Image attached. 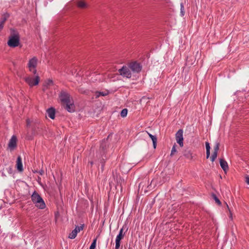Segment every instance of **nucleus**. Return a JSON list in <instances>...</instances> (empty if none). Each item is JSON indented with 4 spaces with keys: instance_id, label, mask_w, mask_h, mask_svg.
Returning <instances> with one entry per match:
<instances>
[{
    "instance_id": "1",
    "label": "nucleus",
    "mask_w": 249,
    "mask_h": 249,
    "mask_svg": "<svg viewBox=\"0 0 249 249\" xmlns=\"http://www.w3.org/2000/svg\"><path fill=\"white\" fill-rule=\"evenodd\" d=\"M109 136L110 135L107 137L106 140L104 139L102 140L100 144V151L101 157H100V158H101L100 162L102 163L101 168L102 170L104 169V164L106 160V156L104 155L105 153V150H106L107 147L108 145L107 140L109 138Z\"/></svg>"
},
{
    "instance_id": "2",
    "label": "nucleus",
    "mask_w": 249,
    "mask_h": 249,
    "mask_svg": "<svg viewBox=\"0 0 249 249\" xmlns=\"http://www.w3.org/2000/svg\"><path fill=\"white\" fill-rule=\"evenodd\" d=\"M31 198L34 203L35 204L36 206L39 209H43L45 208L46 205L44 200L36 191L33 193Z\"/></svg>"
},
{
    "instance_id": "3",
    "label": "nucleus",
    "mask_w": 249,
    "mask_h": 249,
    "mask_svg": "<svg viewBox=\"0 0 249 249\" xmlns=\"http://www.w3.org/2000/svg\"><path fill=\"white\" fill-rule=\"evenodd\" d=\"M7 44L11 47L18 46L19 44V36L18 35H14L10 36Z\"/></svg>"
},
{
    "instance_id": "4",
    "label": "nucleus",
    "mask_w": 249,
    "mask_h": 249,
    "mask_svg": "<svg viewBox=\"0 0 249 249\" xmlns=\"http://www.w3.org/2000/svg\"><path fill=\"white\" fill-rule=\"evenodd\" d=\"M37 63V59L36 57H34L29 61L28 66L30 71L32 72L34 74L36 73V69Z\"/></svg>"
},
{
    "instance_id": "5",
    "label": "nucleus",
    "mask_w": 249,
    "mask_h": 249,
    "mask_svg": "<svg viewBox=\"0 0 249 249\" xmlns=\"http://www.w3.org/2000/svg\"><path fill=\"white\" fill-rule=\"evenodd\" d=\"M26 82L30 86L33 87L38 85L39 81V77L38 75H36L35 78L30 76L25 77Z\"/></svg>"
},
{
    "instance_id": "6",
    "label": "nucleus",
    "mask_w": 249,
    "mask_h": 249,
    "mask_svg": "<svg viewBox=\"0 0 249 249\" xmlns=\"http://www.w3.org/2000/svg\"><path fill=\"white\" fill-rule=\"evenodd\" d=\"M120 74L128 78L131 77V72L130 71V68L128 67L123 66L122 69L119 70Z\"/></svg>"
},
{
    "instance_id": "7",
    "label": "nucleus",
    "mask_w": 249,
    "mask_h": 249,
    "mask_svg": "<svg viewBox=\"0 0 249 249\" xmlns=\"http://www.w3.org/2000/svg\"><path fill=\"white\" fill-rule=\"evenodd\" d=\"M183 131L182 129H179L176 134V139L177 142L178 143L180 147L183 146Z\"/></svg>"
},
{
    "instance_id": "8",
    "label": "nucleus",
    "mask_w": 249,
    "mask_h": 249,
    "mask_svg": "<svg viewBox=\"0 0 249 249\" xmlns=\"http://www.w3.org/2000/svg\"><path fill=\"white\" fill-rule=\"evenodd\" d=\"M129 68L134 72H139L141 71L142 66L137 62H133L129 64Z\"/></svg>"
},
{
    "instance_id": "9",
    "label": "nucleus",
    "mask_w": 249,
    "mask_h": 249,
    "mask_svg": "<svg viewBox=\"0 0 249 249\" xmlns=\"http://www.w3.org/2000/svg\"><path fill=\"white\" fill-rule=\"evenodd\" d=\"M60 98L61 101L63 103V104L68 103L71 101L70 95L65 92H62L61 93Z\"/></svg>"
},
{
    "instance_id": "10",
    "label": "nucleus",
    "mask_w": 249,
    "mask_h": 249,
    "mask_svg": "<svg viewBox=\"0 0 249 249\" xmlns=\"http://www.w3.org/2000/svg\"><path fill=\"white\" fill-rule=\"evenodd\" d=\"M17 137L13 135L10 139L8 143V147L10 150H14L17 147Z\"/></svg>"
},
{
    "instance_id": "11",
    "label": "nucleus",
    "mask_w": 249,
    "mask_h": 249,
    "mask_svg": "<svg viewBox=\"0 0 249 249\" xmlns=\"http://www.w3.org/2000/svg\"><path fill=\"white\" fill-rule=\"evenodd\" d=\"M65 109L70 112H72L74 111V106L72 102L71 101L68 103L64 104Z\"/></svg>"
},
{
    "instance_id": "12",
    "label": "nucleus",
    "mask_w": 249,
    "mask_h": 249,
    "mask_svg": "<svg viewBox=\"0 0 249 249\" xmlns=\"http://www.w3.org/2000/svg\"><path fill=\"white\" fill-rule=\"evenodd\" d=\"M16 166L18 171L22 172L23 170L21 158L20 156H18L17 158Z\"/></svg>"
},
{
    "instance_id": "13",
    "label": "nucleus",
    "mask_w": 249,
    "mask_h": 249,
    "mask_svg": "<svg viewBox=\"0 0 249 249\" xmlns=\"http://www.w3.org/2000/svg\"><path fill=\"white\" fill-rule=\"evenodd\" d=\"M48 116L52 119H54L55 118V110L53 107H51L47 110Z\"/></svg>"
},
{
    "instance_id": "14",
    "label": "nucleus",
    "mask_w": 249,
    "mask_h": 249,
    "mask_svg": "<svg viewBox=\"0 0 249 249\" xmlns=\"http://www.w3.org/2000/svg\"><path fill=\"white\" fill-rule=\"evenodd\" d=\"M220 164L222 169L226 172L229 169L228 163L226 160L223 159L220 160Z\"/></svg>"
},
{
    "instance_id": "15",
    "label": "nucleus",
    "mask_w": 249,
    "mask_h": 249,
    "mask_svg": "<svg viewBox=\"0 0 249 249\" xmlns=\"http://www.w3.org/2000/svg\"><path fill=\"white\" fill-rule=\"evenodd\" d=\"M145 133H146L149 135V137L151 139L153 142V147L154 149H155L156 148L157 142V138L156 136L152 135L151 134L148 133L147 131H146Z\"/></svg>"
},
{
    "instance_id": "16",
    "label": "nucleus",
    "mask_w": 249,
    "mask_h": 249,
    "mask_svg": "<svg viewBox=\"0 0 249 249\" xmlns=\"http://www.w3.org/2000/svg\"><path fill=\"white\" fill-rule=\"evenodd\" d=\"M183 155L187 158L192 159L193 158L192 153L189 149H186L184 151Z\"/></svg>"
},
{
    "instance_id": "17",
    "label": "nucleus",
    "mask_w": 249,
    "mask_h": 249,
    "mask_svg": "<svg viewBox=\"0 0 249 249\" xmlns=\"http://www.w3.org/2000/svg\"><path fill=\"white\" fill-rule=\"evenodd\" d=\"M124 229L122 228L119 231V234L117 236L116 240L117 241H120L124 237V234H123Z\"/></svg>"
},
{
    "instance_id": "18",
    "label": "nucleus",
    "mask_w": 249,
    "mask_h": 249,
    "mask_svg": "<svg viewBox=\"0 0 249 249\" xmlns=\"http://www.w3.org/2000/svg\"><path fill=\"white\" fill-rule=\"evenodd\" d=\"M206 158L208 159L210 156V145L208 142H206Z\"/></svg>"
},
{
    "instance_id": "19",
    "label": "nucleus",
    "mask_w": 249,
    "mask_h": 249,
    "mask_svg": "<svg viewBox=\"0 0 249 249\" xmlns=\"http://www.w3.org/2000/svg\"><path fill=\"white\" fill-rule=\"evenodd\" d=\"M77 5L79 8H85L87 7V4L83 1H78L77 2Z\"/></svg>"
},
{
    "instance_id": "20",
    "label": "nucleus",
    "mask_w": 249,
    "mask_h": 249,
    "mask_svg": "<svg viewBox=\"0 0 249 249\" xmlns=\"http://www.w3.org/2000/svg\"><path fill=\"white\" fill-rule=\"evenodd\" d=\"M77 234L76 230H73L69 234V238L70 239H74Z\"/></svg>"
},
{
    "instance_id": "21",
    "label": "nucleus",
    "mask_w": 249,
    "mask_h": 249,
    "mask_svg": "<svg viewBox=\"0 0 249 249\" xmlns=\"http://www.w3.org/2000/svg\"><path fill=\"white\" fill-rule=\"evenodd\" d=\"M8 17H9L8 15H7V14L4 15L3 16V17L0 20V24H1L3 26L4 22L7 20V19L8 18Z\"/></svg>"
},
{
    "instance_id": "22",
    "label": "nucleus",
    "mask_w": 249,
    "mask_h": 249,
    "mask_svg": "<svg viewBox=\"0 0 249 249\" xmlns=\"http://www.w3.org/2000/svg\"><path fill=\"white\" fill-rule=\"evenodd\" d=\"M8 17H9L8 15H7V14L4 15L3 16V17L0 20V24H1L3 26L4 22L7 20V19L8 18Z\"/></svg>"
},
{
    "instance_id": "23",
    "label": "nucleus",
    "mask_w": 249,
    "mask_h": 249,
    "mask_svg": "<svg viewBox=\"0 0 249 249\" xmlns=\"http://www.w3.org/2000/svg\"><path fill=\"white\" fill-rule=\"evenodd\" d=\"M128 110L126 108L123 109L121 112V116L122 117H125L127 114Z\"/></svg>"
},
{
    "instance_id": "24",
    "label": "nucleus",
    "mask_w": 249,
    "mask_h": 249,
    "mask_svg": "<svg viewBox=\"0 0 249 249\" xmlns=\"http://www.w3.org/2000/svg\"><path fill=\"white\" fill-rule=\"evenodd\" d=\"M177 152L176 145L175 144L171 150L170 156H173Z\"/></svg>"
},
{
    "instance_id": "25",
    "label": "nucleus",
    "mask_w": 249,
    "mask_h": 249,
    "mask_svg": "<svg viewBox=\"0 0 249 249\" xmlns=\"http://www.w3.org/2000/svg\"><path fill=\"white\" fill-rule=\"evenodd\" d=\"M107 94V92H97L96 93V98L99 97L100 96H106Z\"/></svg>"
},
{
    "instance_id": "26",
    "label": "nucleus",
    "mask_w": 249,
    "mask_h": 249,
    "mask_svg": "<svg viewBox=\"0 0 249 249\" xmlns=\"http://www.w3.org/2000/svg\"><path fill=\"white\" fill-rule=\"evenodd\" d=\"M217 156V153L216 152H213L212 157H211V160L212 162L214 161Z\"/></svg>"
},
{
    "instance_id": "27",
    "label": "nucleus",
    "mask_w": 249,
    "mask_h": 249,
    "mask_svg": "<svg viewBox=\"0 0 249 249\" xmlns=\"http://www.w3.org/2000/svg\"><path fill=\"white\" fill-rule=\"evenodd\" d=\"M154 180H152L150 184L147 186V188H148L149 190H151L152 188H154L156 185V183H154Z\"/></svg>"
},
{
    "instance_id": "28",
    "label": "nucleus",
    "mask_w": 249,
    "mask_h": 249,
    "mask_svg": "<svg viewBox=\"0 0 249 249\" xmlns=\"http://www.w3.org/2000/svg\"><path fill=\"white\" fill-rule=\"evenodd\" d=\"M84 227V225H81L80 226H76L75 229L74 230L77 231V233L80 232L81 231L83 230Z\"/></svg>"
},
{
    "instance_id": "29",
    "label": "nucleus",
    "mask_w": 249,
    "mask_h": 249,
    "mask_svg": "<svg viewBox=\"0 0 249 249\" xmlns=\"http://www.w3.org/2000/svg\"><path fill=\"white\" fill-rule=\"evenodd\" d=\"M219 145H220V144L219 142H216L214 146V148H213V152H216V153L218 152V151L219 150Z\"/></svg>"
},
{
    "instance_id": "30",
    "label": "nucleus",
    "mask_w": 249,
    "mask_h": 249,
    "mask_svg": "<svg viewBox=\"0 0 249 249\" xmlns=\"http://www.w3.org/2000/svg\"><path fill=\"white\" fill-rule=\"evenodd\" d=\"M96 239H95L93 240L92 243H91L89 249H95L96 247Z\"/></svg>"
},
{
    "instance_id": "31",
    "label": "nucleus",
    "mask_w": 249,
    "mask_h": 249,
    "mask_svg": "<svg viewBox=\"0 0 249 249\" xmlns=\"http://www.w3.org/2000/svg\"><path fill=\"white\" fill-rule=\"evenodd\" d=\"M213 198L215 200L216 203H217L218 205H220L221 202L219 199L215 195L213 194L212 195Z\"/></svg>"
},
{
    "instance_id": "32",
    "label": "nucleus",
    "mask_w": 249,
    "mask_h": 249,
    "mask_svg": "<svg viewBox=\"0 0 249 249\" xmlns=\"http://www.w3.org/2000/svg\"><path fill=\"white\" fill-rule=\"evenodd\" d=\"M184 6H183V4L182 3H181L180 4V14L181 15V16H183L184 15Z\"/></svg>"
},
{
    "instance_id": "33",
    "label": "nucleus",
    "mask_w": 249,
    "mask_h": 249,
    "mask_svg": "<svg viewBox=\"0 0 249 249\" xmlns=\"http://www.w3.org/2000/svg\"><path fill=\"white\" fill-rule=\"evenodd\" d=\"M145 183L146 182L144 181L141 182L139 185V190H140L141 188H142V190H143L144 185H146Z\"/></svg>"
},
{
    "instance_id": "34",
    "label": "nucleus",
    "mask_w": 249,
    "mask_h": 249,
    "mask_svg": "<svg viewBox=\"0 0 249 249\" xmlns=\"http://www.w3.org/2000/svg\"><path fill=\"white\" fill-rule=\"evenodd\" d=\"M115 249H119L120 246V241H115Z\"/></svg>"
},
{
    "instance_id": "35",
    "label": "nucleus",
    "mask_w": 249,
    "mask_h": 249,
    "mask_svg": "<svg viewBox=\"0 0 249 249\" xmlns=\"http://www.w3.org/2000/svg\"><path fill=\"white\" fill-rule=\"evenodd\" d=\"M53 84V81L52 80H48L47 82H46V85L47 86H51Z\"/></svg>"
},
{
    "instance_id": "36",
    "label": "nucleus",
    "mask_w": 249,
    "mask_h": 249,
    "mask_svg": "<svg viewBox=\"0 0 249 249\" xmlns=\"http://www.w3.org/2000/svg\"><path fill=\"white\" fill-rule=\"evenodd\" d=\"M148 99H149V98L144 96V97H143L141 99V102H146Z\"/></svg>"
},
{
    "instance_id": "37",
    "label": "nucleus",
    "mask_w": 249,
    "mask_h": 249,
    "mask_svg": "<svg viewBox=\"0 0 249 249\" xmlns=\"http://www.w3.org/2000/svg\"><path fill=\"white\" fill-rule=\"evenodd\" d=\"M227 208H228L229 210V212H230V218L232 219V213L231 212V210L230 209H229V206L228 205V204H227Z\"/></svg>"
},
{
    "instance_id": "38",
    "label": "nucleus",
    "mask_w": 249,
    "mask_h": 249,
    "mask_svg": "<svg viewBox=\"0 0 249 249\" xmlns=\"http://www.w3.org/2000/svg\"><path fill=\"white\" fill-rule=\"evenodd\" d=\"M246 183L249 185V177H246Z\"/></svg>"
},
{
    "instance_id": "39",
    "label": "nucleus",
    "mask_w": 249,
    "mask_h": 249,
    "mask_svg": "<svg viewBox=\"0 0 249 249\" xmlns=\"http://www.w3.org/2000/svg\"><path fill=\"white\" fill-rule=\"evenodd\" d=\"M26 123H27V126H29L30 124V122L29 120H28V119L27 120Z\"/></svg>"
},
{
    "instance_id": "40",
    "label": "nucleus",
    "mask_w": 249,
    "mask_h": 249,
    "mask_svg": "<svg viewBox=\"0 0 249 249\" xmlns=\"http://www.w3.org/2000/svg\"><path fill=\"white\" fill-rule=\"evenodd\" d=\"M3 26L1 24H0V31H1L3 29Z\"/></svg>"
},
{
    "instance_id": "41",
    "label": "nucleus",
    "mask_w": 249,
    "mask_h": 249,
    "mask_svg": "<svg viewBox=\"0 0 249 249\" xmlns=\"http://www.w3.org/2000/svg\"><path fill=\"white\" fill-rule=\"evenodd\" d=\"M39 173L41 175H43V174L44 173V171L43 170H41L40 172H39Z\"/></svg>"
},
{
    "instance_id": "42",
    "label": "nucleus",
    "mask_w": 249,
    "mask_h": 249,
    "mask_svg": "<svg viewBox=\"0 0 249 249\" xmlns=\"http://www.w3.org/2000/svg\"><path fill=\"white\" fill-rule=\"evenodd\" d=\"M144 192H147V190L146 189H144Z\"/></svg>"
}]
</instances>
